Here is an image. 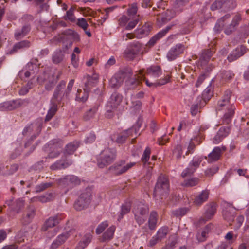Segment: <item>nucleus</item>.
<instances>
[{
  "instance_id": "48",
  "label": "nucleus",
  "mask_w": 249,
  "mask_h": 249,
  "mask_svg": "<svg viewBox=\"0 0 249 249\" xmlns=\"http://www.w3.org/2000/svg\"><path fill=\"white\" fill-rule=\"evenodd\" d=\"M123 82L119 80V78L115 74L110 80L109 85L111 88H117L120 86Z\"/></svg>"
},
{
  "instance_id": "60",
  "label": "nucleus",
  "mask_w": 249,
  "mask_h": 249,
  "mask_svg": "<svg viewBox=\"0 0 249 249\" xmlns=\"http://www.w3.org/2000/svg\"><path fill=\"white\" fill-rule=\"evenodd\" d=\"M150 153L151 150L150 148L147 147L144 150L142 158V160L143 162L146 163L149 160Z\"/></svg>"
},
{
  "instance_id": "63",
  "label": "nucleus",
  "mask_w": 249,
  "mask_h": 249,
  "mask_svg": "<svg viewBox=\"0 0 249 249\" xmlns=\"http://www.w3.org/2000/svg\"><path fill=\"white\" fill-rule=\"evenodd\" d=\"M107 226L108 223L107 221H105L102 223L96 229V233L97 234L101 233Z\"/></svg>"
},
{
  "instance_id": "64",
  "label": "nucleus",
  "mask_w": 249,
  "mask_h": 249,
  "mask_svg": "<svg viewBox=\"0 0 249 249\" xmlns=\"http://www.w3.org/2000/svg\"><path fill=\"white\" fill-rule=\"evenodd\" d=\"M218 167L217 166L209 168L205 171V175L209 177L213 176L218 171Z\"/></svg>"
},
{
  "instance_id": "27",
  "label": "nucleus",
  "mask_w": 249,
  "mask_h": 249,
  "mask_svg": "<svg viewBox=\"0 0 249 249\" xmlns=\"http://www.w3.org/2000/svg\"><path fill=\"white\" fill-rule=\"evenodd\" d=\"M133 74L132 71L130 68H125L119 71L116 75L119 80L123 82L125 79H129Z\"/></svg>"
},
{
  "instance_id": "37",
  "label": "nucleus",
  "mask_w": 249,
  "mask_h": 249,
  "mask_svg": "<svg viewBox=\"0 0 249 249\" xmlns=\"http://www.w3.org/2000/svg\"><path fill=\"white\" fill-rule=\"evenodd\" d=\"M115 230V227L114 226H111L107 229L106 232L103 234L102 238L101 239V241L105 242L112 239Z\"/></svg>"
},
{
  "instance_id": "47",
  "label": "nucleus",
  "mask_w": 249,
  "mask_h": 249,
  "mask_svg": "<svg viewBox=\"0 0 249 249\" xmlns=\"http://www.w3.org/2000/svg\"><path fill=\"white\" fill-rule=\"evenodd\" d=\"M168 232V228L167 227H163L160 228L156 234L158 238L161 241L162 239L165 238Z\"/></svg>"
},
{
  "instance_id": "30",
  "label": "nucleus",
  "mask_w": 249,
  "mask_h": 249,
  "mask_svg": "<svg viewBox=\"0 0 249 249\" xmlns=\"http://www.w3.org/2000/svg\"><path fill=\"white\" fill-rule=\"evenodd\" d=\"M140 52V46L136 45L134 48L126 50L124 53V57L129 60H133Z\"/></svg>"
},
{
  "instance_id": "17",
  "label": "nucleus",
  "mask_w": 249,
  "mask_h": 249,
  "mask_svg": "<svg viewBox=\"0 0 249 249\" xmlns=\"http://www.w3.org/2000/svg\"><path fill=\"white\" fill-rule=\"evenodd\" d=\"M226 150L224 146L215 147L208 156V161L209 163L216 161L220 159L222 153Z\"/></svg>"
},
{
  "instance_id": "2",
  "label": "nucleus",
  "mask_w": 249,
  "mask_h": 249,
  "mask_svg": "<svg viewBox=\"0 0 249 249\" xmlns=\"http://www.w3.org/2000/svg\"><path fill=\"white\" fill-rule=\"evenodd\" d=\"M114 9V7H111L106 9H99L97 10L94 11L89 8H80L76 5H72L70 9L67 11L66 16H73L75 11H79L83 16H94V15L103 14L104 12H106V15L109 14L110 11H112Z\"/></svg>"
},
{
  "instance_id": "33",
  "label": "nucleus",
  "mask_w": 249,
  "mask_h": 249,
  "mask_svg": "<svg viewBox=\"0 0 249 249\" xmlns=\"http://www.w3.org/2000/svg\"><path fill=\"white\" fill-rule=\"evenodd\" d=\"M170 76L169 75H166L164 78L160 79L159 81L155 82H150L148 79H145V83L148 87L153 86L157 87L166 84L170 82Z\"/></svg>"
},
{
  "instance_id": "20",
  "label": "nucleus",
  "mask_w": 249,
  "mask_h": 249,
  "mask_svg": "<svg viewBox=\"0 0 249 249\" xmlns=\"http://www.w3.org/2000/svg\"><path fill=\"white\" fill-rule=\"evenodd\" d=\"M62 218L63 217L61 214H57L54 216L50 217L45 221L41 228V230L45 231L48 230L49 228L55 226Z\"/></svg>"
},
{
  "instance_id": "5",
  "label": "nucleus",
  "mask_w": 249,
  "mask_h": 249,
  "mask_svg": "<svg viewBox=\"0 0 249 249\" xmlns=\"http://www.w3.org/2000/svg\"><path fill=\"white\" fill-rule=\"evenodd\" d=\"M149 210L148 206L142 202H138L135 204L133 209V213L135 219L139 225L145 222Z\"/></svg>"
},
{
  "instance_id": "53",
  "label": "nucleus",
  "mask_w": 249,
  "mask_h": 249,
  "mask_svg": "<svg viewBox=\"0 0 249 249\" xmlns=\"http://www.w3.org/2000/svg\"><path fill=\"white\" fill-rule=\"evenodd\" d=\"M182 148L180 145L178 144L173 150V154L177 160H179L181 157Z\"/></svg>"
},
{
  "instance_id": "50",
  "label": "nucleus",
  "mask_w": 249,
  "mask_h": 249,
  "mask_svg": "<svg viewBox=\"0 0 249 249\" xmlns=\"http://www.w3.org/2000/svg\"><path fill=\"white\" fill-rule=\"evenodd\" d=\"M63 58L64 55L61 52H58L53 56L52 61L54 64H59L63 61Z\"/></svg>"
},
{
  "instance_id": "7",
  "label": "nucleus",
  "mask_w": 249,
  "mask_h": 249,
  "mask_svg": "<svg viewBox=\"0 0 249 249\" xmlns=\"http://www.w3.org/2000/svg\"><path fill=\"white\" fill-rule=\"evenodd\" d=\"M77 36V34L73 30L69 29L62 32L59 35V36H55L50 41L51 42L55 41L62 42L64 45L67 48L68 46L72 45V39Z\"/></svg>"
},
{
  "instance_id": "25",
  "label": "nucleus",
  "mask_w": 249,
  "mask_h": 249,
  "mask_svg": "<svg viewBox=\"0 0 249 249\" xmlns=\"http://www.w3.org/2000/svg\"><path fill=\"white\" fill-rule=\"evenodd\" d=\"M161 68L160 66L152 65L147 69L145 74L154 78H157L161 75Z\"/></svg>"
},
{
  "instance_id": "24",
  "label": "nucleus",
  "mask_w": 249,
  "mask_h": 249,
  "mask_svg": "<svg viewBox=\"0 0 249 249\" xmlns=\"http://www.w3.org/2000/svg\"><path fill=\"white\" fill-rule=\"evenodd\" d=\"M22 105V102L19 100L4 102L0 105V109L1 110H12Z\"/></svg>"
},
{
  "instance_id": "31",
  "label": "nucleus",
  "mask_w": 249,
  "mask_h": 249,
  "mask_svg": "<svg viewBox=\"0 0 249 249\" xmlns=\"http://www.w3.org/2000/svg\"><path fill=\"white\" fill-rule=\"evenodd\" d=\"M241 20V17H234L232 19V21L230 24L227 25L225 32L227 35L231 34L235 29V26L238 24L239 22Z\"/></svg>"
},
{
  "instance_id": "49",
  "label": "nucleus",
  "mask_w": 249,
  "mask_h": 249,
  "mask_svg": "<svg viewBox=\"0 0 249 249\" xmlns=\"http://www.w3.org/2000/svg\"><path fill=\"white\" fill-rule=\"evenodd\" d=\"M67 178L69 180L70 185L75 186L80 183V180L79 178L74 175H67Z\"/></svg>"
},
{
  "instance_id": "61",
  "label": "nucleus",
  "mask_w": 249,
  "mask_h": 249,
  "mask_svg": "<svg viewBox=\"0 0 249 249\" xmlns=\"http://www.w3.org/2000/svg\"><path fill=\"white\" fill-rule=\"evenodd\" d=\"M236 53V58H239L246 53V48L244 46H241L234 51Z\"/></svg>"
},
{
  "instance_id": "35",
  "label": "nucleus",
  "mask_w": 249,
  "mask_h": 249,
  "mask_svg": "<svg viewBox=\"0 0 249 249\" xmlns=\"http://www.w3.org/2000/svg\"><path fill=\"white\" fill-rule=\"evenodd\" d=\"M31 45V43L28 40H23L16 43L13 46L12 49L10 51V53L12 54L18 50L29 48Z\"/></svg>"
},
{
  "instance_id": "19",
  "label": "nucleus",
  "mask_w": 249,
  "mask_h": 249,
  "mask_svg": "<svg viewBox=\"0 0 249 249\" xmlns=\"http://www.w3.org/2000/svg\"><path fill=\"white\" fill-rule=\"evenodd\" d=\"M50 149L54 150L49 153L48 157L50 158H54L59 155V149L62 147V141L60 140L54 139L50 141L49 143Z\"/></svg>"
},
{
  "instance_id": "12",
  "label": "nucleus",
  "mask_w": 249,
  "mask_h": 249,
  "mask_svg": "<svg viewBox=\"0 0 249 249\" xmlns=\"http://www.w3.org/2000/svg\"><path fill=\"white\" fill-rule=\"evenodd\" d=\"M142 120L139 118L136 124L133 126V128L125 130L121 132L116 139V142L118 143H123L125 142L126 139L130 135H132V133L134 131L137 133V130L141 127Z\"/></svg>"
},
{
  "instance_id": "59",
  "label": "nucleus",
  "mask_w": 249,
  "mask_h": 249,
  "mask_svg": "<svg viewBox=\"0 0 249 249\" xmlns=\"http://www.w3.org/2000/svg\"><path fill=\"white\" fill-rule=\"evenodd\" d=\"M57 184L59 186L62 187H66L70 185L69 180L67 178V176H66L62 178H60L57 180Z\"/></svg>"
},
{
  "instance_id": "9",
  "label": "nucleus",
  "mask_w": 249,
  "mask_h": 249,
  "mask_svg": "<svg viewBox=\"0 0 249 249\" xmlns=\"http://www.w3.org/2000/svg\"><path fill=\"white\" fill-rule=\"evenodd\" d=\"M136 164V163L135 162H131L126 164L125 160H121L110 166L109 170L112 172L114 174L119 175L126 172L135 166Z\"/></svg>"
},
{
  "instance_id": "6",
  "label": "nucleus",
  "mask_w": 249,
  "mask_h": 249,
  "mask_svg": "<svg viewBox=\"0 0 249 249\" xmlns=\"http://www.w3.org/2000/svg\"><path fill=\"white\" fill-rule=\"evenodd\" d=\"M91 199V190L86 188L79 196L74 204V207L77 211H81L86 208L90 204Z\"/></svg>"
},
{
  "instance_id": "16",
  "label": "nucleus",
  "mask_w": 249,
  "mask_h": 249,
  "mask_svg": "<svg viewBox=\"0 0 249 249\" xmlns=\"http://www.w3.org/2000/svg\"><path fill=\"white\" fill-rule=\"evenodd\" d=\"M185 50V46L181 44H178L171 48L168 52L167 57L168 60H175L179 55L182 53Z\"/></svg>"
},
{
  "instance_id": "62",
  "label": "nucleus",
  "mask_w": 249,
  "mask_h": 249,
  "mask_svg": "<svg viewBox=\"0 0 249 249\" xmlns=\"http://www.w3.org/2000/svg\"><path fill=\"white\" fill-rule=\"evenodd\" d=\"M51 183H42L39 185H38L36 188V192H40L41 191H44L47 188L51 186Z\"/></svg>"
},
{
  "instance_id": "15",
  "label": "nucleus",
  "mask_w": 249,
  "mask_h": 249,
  "mask_svg": "<svg viewBox=\"0 0 249 249\" xmlns=\"http://www.w3.org/2000/svg\"><path fill=\"white\" fill-rule=\"evenodd\" d=\"M143 69L140 70L138 71V73L134 75V78L126 80V85L129 86L130 88L134 89L142 83V80L145 81V79H147L145 77L144 74H143Z\"/></svg>"
},
{
  "instance_id": "52",
  "label": "nucleus",
  "mask_w": 249,
  "mask_h": 249,
  "mask_svg": "<svg viewBox=\"0 0 249 249\" xmlns=\"http://www.w3.org/2000/svg\"><path fill=\"white\" fill-rule=\"evenodd\" d=\"M159 17L157 18V20L158 24L159 26H161L163 25L166 24L169 21L171 20L172 18L171 17Z\"/></svg>"
},
{
  "instance_id": "21",
  "label": "nucleus",
  "mask_w": 249,
  "mask_h": 249,
  "mask_svg": "<svg viewBox=\"0 0 249 249\" xmlns=\"http://www.w3.org/2000/svg\"><path fill=\"white\" fill-rule=\"evenodd\" d=\"M216 211V205L214 203H211L208 205L204 216L200 220V223H205L206 221L210 220L213 216Z\"/></svg>"
},
{
  "instance_id": "45",
  "label": "nucleus",
  "mask_w": 249,
  "mask_h": 249,
  "mask_svg": "<svg viewBox=\"0 0 249 249\" xmlns=\"http://www.w3.org/2000/svg\"><path fill=\"white\" fill-rule=\"evenodd\" d=\"M24 201L23 200L18 199L15 201L12 206V209L17 213H19L20 210L24 207Z\"/></svg>"
},
{
  "instance_id": "51",
  "label": "nucleus",
  "mask_w": 249,
  "mask_h": 249,
  "mask_svg": "<svg viewBox=\"0 0 249 249\" xmlns=\"http://www.w3.org/2000/svg\"><path fill=\"white\" fill-rule=\"evenodd\" d=\"M209 226L205 227L204 230L201 232V234L198 233L197 238L199 242H203L206 240V235L209 231Z\"/></svg>"
},
{
  "instance_id": "58",
  "label": "nucleus",
  "mask_w": 249,
  "mask_h": 249,
  "mask_svg": "<svg viewBox=\"0 0 249 249\" xmlns=\"http://www.w3.org/2000/svg\"><path fill=\"white\" fill-rule=\"evenodd\" d=\"M196 170L192 167L189 166V167L185 169L181 173V177L183 178L187 176H190L194 173Z\"/></svg>"
},
{
  "instance_id": "23",
  "label": "nucleus",
  "mask_w": 249,
  "mask_h": 249,
  "mask_svg": "<svg viewBox=\"0 0 249 249\" xmlns=\"http://www.w3.org/2000/svg\"><path fill=\"white\" fill-rule=\"evenodd\" d=\"M66 86L65 82L62 81L57 85L53 93V99L54 101L59 103L62 99L63 97L65 96L63 89Z\"/></svg>"
},
{
  "instance_id": "26",
  "label": "nucleus",
  "mask_w": 249,
  "mask_h": 249,
  "mask_svg": "<svg viewBox=\"0 0 249 249\" xmlns=\"http://www.w3.org/2000/svg\"><path fill=\"white\" fill-rule=\"evenodd\" d=\"M174 25L175 24H172L171 25L168 26L165 29L159 32L158 34L152 37L148 42V46L151 47L154 46L156 42L164 36Z\"/></svg>"
},
{
  "instance_id": "22",
  "label": "nucleus",
  "mask_w": 249,
  "mask_h": 249,
  "mask_svg": "<svg viewBox=\"0 0 249 249\" xmlns=\"http://www.w3.org/2000/svg\"><path fill=\"white\" fill-rule=\"evenodd\" d=\"M152 29V24L150 22H147L141 28L135 31L136 37L142 38L147 36Z\"/></svg>"
},
{
  "instance_id": "38",
  "label": "nucleus",
  "mask_w": 249,
  "mask_h": 249,
  "mask_svg": "<svg viewBox=\"0 0 249 249\" xmlns=\"http://www.w3.org/2000/svg\"><path fill=\"white\" fill-rule=\"evenodd\" d=\"M226 128H220L213 139V142L215 144L219 143L223 137L228 135V132Z\"/></svg>"
},
{
  "instance_id": "41",
  "label": "nucleus",
  "mask_w": 249,
  "mask_h": 249,
  "mask_svg": "<svg viewBox=\"0 0 249 249\" xmlns=\"http://www.w3.org/2000/svg\"><path fill=\"white\" fill-rule=\"evenodd\" d=\"M223 9L229 10L234 8L236 5V2L234 0H222Z\"/></svg>"
},
{
  "instance_id": "42",
  "label": "nucleus",
  "mask_w": 249,
  "mask_h": 249,
  "mask_svg": "<svg viewBox=\"0 0 249 249\" xmlns=\"http://www.w3.org/2000/svg\"><path fill=\"white\" fill-rule=\"evenodd\" d=\"M53 194L50 193L36 197L35 199L41 202L46 203L53 200Z\"/></svg>"
},
{
  "instance_id": "29",
  "label": "nucleus",
  "mask_w": 249,
  "mask_h": 249,
  "mask_svg": "<svg viewBox=\"0 0 249 249\" xmlns=\"http://www.w3.org/2000/svg\"><path fill=\"white\" fill-rule=\"evenodd\" d=\"M209 195V192L208 190H203L199 195L195 198L194 203L197 206L201 205L208 199Z\"/></svg>"
},
{
  "instance_id": "55",
  "label": "nucleus",
  "mask_w": 249,
  "mask_h": 249,
  "mask_svg": "<svg viewBox=\"0 0 249 249\" xmlns=\"http://www.w3.org/2000/svg\"><path fill=\"white\" fill-rule=\"evenodd\" d=\"M222 0H216L211 6V9L213 11L219 9H223Z\"/></svg>"
},
{
  "instance_id": "54",
  "label": "nucleus",
  "mask_w": 249,
  "mask_h": 249,
  "mask_svg": "<svg viewBox=\"0 0 249 249\" xmlns=\"http://www.w3.org/2000/svg\"><path fill=\"white\" fill-rule=\"evenodd\" d=\"M237 238V235H234L233 232H229L225 236V239L228 242L229 244H232Z\"/></svg>"
},
{
  "instance_id": "4",
  "label": "nucleus",
  "mask_w": 249,
  "mask_h": 249,
  "mask_svg": "<svg viewBox=\"0 0 249 249\" xmlns=\"http://www.w3.org/2000/svg\"><path fill=\"white\" fill-rule=\"evenodd\" d=\"M116 152L113 149L107 148L101 153L97 160L99 167L103 168L112 163L116 159Z\"/></svg>"
},
{
  "instance_id": "57",
  "label": "nucleus",
  "mask_w": 249,
  "mask_h": 249,
  "mask_svg": "<svg viewBox=\"0 0 249 249\" xmlns=\"http://www.w3.org/2000/svg\"><path fill=\"white\" fill-rule=\"evenodd\" d=\"M202 159L201 158L193 159L192 162L190 164V166L193 167L195 170L199 167L201 162H202Z\"/></svg>"
},
{
  "instance_id": "43",
  "label": "nucleus",
  "mask_w": 249,
  "mask_h": 249,
  "mask_svg": "<svg viewBox=\"0 0 249 249\" xmlns=\"http://www.w3.org/2000/svg\"><path fill=\"white\" fill-rule=\"evenodd\" d=\"M199 179L197 178H194L189 179L185 180L181 185L185 187H193L198 184Z\"/></svg>"
},
{
  "instance_id": "36",
  "label": "nucleus",
  "mask_w": 249,
  "mask_h": 249,
  "mask_svg": "<svg viewBox=\"0 0 249 249\" xmlns=\"http://www.w3.org/2000/svg\"><path fill=\"white\" fill-rule=\"evenodd\" d=\"M87 81L85 83V87L86 88H90L96 84L98 80V76L97 74H94L92 76L87 75L86 77Z\"/></svg>"
},
{
  "instance_id": "28",
  "label": "nucleus",
  "mask_w": 249,
  "mask_h": 249,
  "mask_svg": "<svg viewBox=\"0 0 249 249\" xmlns=\"http://www.w3.org/2000/svg\"><path fill=\"white\" fill-rule=\"evenodd\" d=\"M71 161L63 159L52 164L50 168L53 170L65 169L68 167L71 164Z\"/></svg>"
},
{
  "instance_id": "11",
  "label": "nucleus",
  "mask_w": 249,
  "mask_h": 249,
  "mask_svg": "<svg viewBox=\"0 0 249 249\" xmlns=\"http://www.w3.org/2000/svg\"><path fill=\"white\" fill-rule=\"evenodd\" d=\"M62 72L61 71L58 72V74L54 77L53 73H49L46 72H44L41 74L39 75L37 78V81L39 84H42L44 82L48 81V82L51 84L50 87L46 86V89L47 90H50L51 89V87L58 80L59 77L62 74Z\"/></svg>"
},
{
  "instance_id": "14",
  "label": "nucleus",
  "mask_w": 249,
  "mask_h": 249,
  "mask_svg": "<svg viewBox=\"0 0 249 249\" xmlns=\"http://www.w3.org/2000/svg\"><path fill=\"white\" fill-rule=\"evenodd\" d=\"M139 18L136 17H121L119 19L121 26H125L126 30L133 29L139 22Z\"/></svg>"
},
{
  "instance_id": "18",
  "label": "nucleus",
  "mask_w": 249,
  "mask_h": 249,
  "mask_svg": "<svg viewBox=\"0 0 249 249\" xmlns=\"http://www.w3.org/2000/svg\"><path fill=\"white\" fill-rule=\"evenodd\" d=\"M36 214V209L33 206H29L26 208L21 219L23 225H27L31 222Z\"/></svg>"
},
{
  "instance_id": "40",
  "label": "nucleus",
  "mask_w": 249,
  "mask_h": 249,
  "mask_svg": "<svg viewBox=\"0 0 249 249\" xmlns=\"http://www.w3.org/2000/svg\"><path fill=\"white\" fill-rule=\"evenodd\" d=\"M188 2L189 0H176L174 5L175 12L177 13L182 11L183 6Z\"/></svg>"
},
{
  "instance_id": "3",
  "label": "nucleus",
  "mask_w": 249,
  "mask_h": 249,
  "mask_svg": "<svg viewBox=\"0 0 249 249\" xmlns=\"http://www.w3.org/2000/svg\"><path fill=\"white\" fill-rule=\"evenodd\" d=\"M169 190L168 178L164 175H160L158 178L154 191L155 196H159L162 199L166 196Z\"/></svg>"
},
{
  "instance_id": "44",
  "label": "nucleus",
  "mask_w": 249,
  "mask_h": 249,
  "mask_svg": "<svg viewBox=\"0 0 249 249\" xmlns=\"http://www.w3.org/2000/svg\"><path fill=\"white\" fill-rule=\"evenodd\" d=\"M57 111V106L56 104H53L52 106L48 112L45 119V121H49L55 115Z\"/></svg>"
},
{
  "instance_id": "13",
  "label": "nucleus",
  "mask_w": 249,
  "mask_h": 249,
  "mask_svg": "<svg viewBox=\"0 0 249 249\" xmlns=\"http://www.w3.org/2000/svg\"><path fill=\"white\" fill-rule=\"evenodd\" d=\"M212 55V51L210 50H205L202 53L199 65L206 71H210L213 68L212 64H208V61Z\"/></svg>"
},
{
  "instance_id": "8",
  "label": "nucleus",
  "mask_w": 249,
  "mask_h": 249,
  "mask_svg": "<svg viewBox=\"0 0 249 249\" xmlns=\"http://www.w3.org/2000/svg\"><path fill=\"white\" fill-rule=\"evenodd\" d=\"M122 100V96L120 94L115 92L111 95L106 107L107 116L111 118L113 116L112 112L118 107Z\"/></svg>"
},
{
  "instance_id": "39",
  "label": "nucleus",
  "mask_w": 249,
  "mask_h": 249,
  "mask_svg": "<svg viewBox=\"0 0 249 249\" xmlns=\"http://www.w3.org/2000/svg\"><path fill=\"white\" fill-rule=\"evenodd\" d=\"M78 146V145L74 142L67 144L64 152L65 156L66 157L67 155L73 154Z\"/></svg>"
},
{
  "instance_id": "10",
  "label": "nucleus",
  "mask_w": 249,
  "mask_h": 249,
  "mask_svg": "<svg viewBox=\"0 0 249 249\" xmlns=\"http://www.w3.org/2000/svg\"><path fill=\"white\" fill-rule=\"evenodd\" d=\"M144 96V93L141 91L138 93L135 97L126 98V104L128 106L129 109L134 113L139 112L141 108L142 103L139 100H136V98H142Z\"/></svg>"
},
{
  "instance_id": "32",
  "label": "nucleus",
  "mask_w": 249,
  "mask_h": 249,
  "mask_svg": "<svg viewBox=\"0 0 249 249\" xmlns=\"http://www.w3.org/2000/svg\"><path fill=\"white\" fill-rule=\"evenodd\" d=\"M89 91V88H86L85 87L83 90L78 89L76 95V100L82 102H85L88 98Z\"/></svg>"
},
{
  "instance_id": "46",
  "label": "nucleus",
  "mask_w": 249,
  "mask_h": 249,
  "mask_svg": "<svg viewBox=\"0 0 249 249\" xmlns=\"http://www.w3.org/2000/svg\"><path fill=\"white\" fill-rule=\"evenodd\" d=\"M98 108L97 107H93L92 108L90 109L88 111L85 113L83 115V119L85 121H88L92 118L96 112Z\"/></svg>"
},
{
  "instance_id": "34",
  "label": "nucleus",
  "mask_w": 249,
  "mask_h": 249,
  "mask_svg": "<svg viewBox=\"0 0 249 249\" xmlns=\"http://www.w3.org/2000/svg\"><path fill=\"white\" fill-rule=\"evenodd\" d=\"M158 213L156 211L151 212L148 219V227L151 230L155 229L158 221Z\"/></svg>"
},
{
  "instance_id": "1",
  "label": "nucleus",
  "mask_w": 249,
  "mask_h": 249,
  "mask_svg": "<svg viewBox=\"0 0 249 249\" xmlns=\"http://www.w3.org/2000/svg\"><path fill=\"white\" fill-rule=\"evenodd\" d=\"M231 92L230 91H226L222 99L218 102L219 107L227 106V112H226L223 117V123L229 124L231 121V118L234 113L235 109V106L233 105H229L230 99L231 96Z\"/></svg>"
},
{
  "instance_id": "56",
  "label": "nucleus",
  "mask_w": 249,
  "mask_h": 249,
  "mask_svg": "<svg viewBox=\"0 0 249 249\" xmlns=\"http://www.w3.org/2000/svg\"><path fill=\"white\" fill-rule=\"evenodd\" d=\"M138 10V8L136 3H133L129 5L127 9V13L128 16H133L136 15Z\"/></svg>"
}]
</instances>
